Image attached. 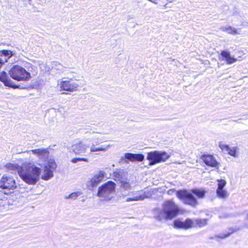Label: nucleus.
<instances>
[{
	"label": "nucleus",
	"instance_id": "f257e3e1",
	"mask_svg": "<svg viewBox=\"0 0 248 248\" xmlns=\"http://www.w3.org/2000/svg\"><path fill=\"white\" fill-rule=\"evenodd\" d=\"M18 175L30 185H35L40 180L42 169L32 163H24L18 168Z\"/></svg>",
	"mask_w": 248,
	"mask_h": 248
},
{
	"label": "nucleus",
	"instance_id": "f03ea898",
	"mask_svg": "<svg viewBox=\"0 0 248 248\" xmlns=\"http://www.w3.org/2000/svg\"><path fill=\"white\" fill-rule=\"evenodd\" d=\"M206 191L202 189L194 188L190 190H182L176 193L177 197L185 204L195 207L198 204V201L193 194L199 198H203Z\"/></svg>",
	"mask_w": 248,
	"mask_h": 248
},
{
	"label": "nucleus",
	"instance_id": "7ed1b4c3",
	"mask_svg": "<svg viewBox=\"0 0 248 248\" xmlns=\"http://www.w3.org/2000/svg\"><path fill=\"white\" fill-rule=\"evenodd\" d=\"M179 212L178 206L172 200L165 201L162 205V209L158 211L155 217L159 220L171 219L175 217Z\"/></svg>",
	"mask_w": 248,
	"mask_h": 248
},
{
	"label": "nucleus",
	"instance_id": "20e7f679",
	"mask_svg": "<svg viewBox=\"0 0 248 248\" xmlns=\"http://www.w3.org/2000/svg\"><path fill=\"white\" fill-rule=\"evenodd\" d=\"M116 184L112 181L105 183L98 189L97 196L102 200L109 201L112 198V194L115 191Z\"/></svg>",
	"mask_w": 248,
	"mask_h": 248
},
{
	"label": "nucleus",
	"instance_id": "39448f33",
	"mask_svg": "<svg viewBox=\"0 0 248 248\" xmlns=\"http://www.w3.org/2000/svg\"><path fill=\"white\" fill-rule=\"evenodd\" d=\"M11 78L17 81H28L31 78L30 73L22 67L15 65L9 71Z\"/></svg>",
	"mask_w": 248,
	"mask_h": 248
},
{
	"label": "nucleus",
	"instance_id": "423d86ee",
	"mask_svg": "<svg viewBox=\"0 0 248 248\" xmlns=\"http://www.w3.org/2000/svg\"><path fill=\"white\" fill-rule=\"evenodd\" d=\"M170 157V155L166 152L154 151L148 153L147 159L150 161L149 165H153L165 162Z\"/></svg>",
	"mask_w": 248,
	"mask_h": 248
},
{
	"label": "nucleus",
	"instance_id": "0eeeda50",
	"mask_svg": "<svg viewBox=\"0 0 248 248\" xmlns=\"http://www.w3.org/2000/svg\"><path fill=\"white\" fill-rule=\"evenodd\" d=\"M48 163L45 165L43 174L41 176L43 180L47 181L53 177V171L55 170L57 165L53 159L48 160Z\"/></svg>",
	"mask_w": 248,
	"mask_h": 248
},
{
	"label": "nucleus",
	"instance_id": "6e6552de",
	"mask_svg": "<svg viewBox=\"0 0 248 248\" xmlns=\"http://www.w3.org/2000/svg\"><path fill=\"white\" fill-rule=\"evenodd\" d=\"M106 175V173L103 170H100L94 174L93 177L86 183L88 188L92 190L94 187H96L103 180Z\"/></svg>",
	"mask_w": 248,
	"mask_h": 248
},
{
	"label": "nucleus",
	"instance_id": "1a4fd4ad",
	"mask_svg": "<svg viewBox=\"0 0 248 248\" xmlns=\"http://www.w3.org/2000/svg\"><path fill=\"white\" fill-rule=\"evenodd\" d=\"M16 184L14 179L7 174L3 175L0 180V187L3 189L12 190L16 188Z\"/></svg>",
	"mask_w": 248,
	"mask_h": 248
},
{
	"label": "nucleus",
	"instance_id": "9d476101",
	"mask_svg": "<svg viewBox=\"0 0 248 248\" xmlns=\"http://www.w3.org/2000/svg\"><path fill=\"white\" fill-rule=\"evenodd\" d=\"M89 147V144H86L82 140H78L71 146V149L77 155H84Z\"/></svg>",
	"mask_w": 248,
	"mask_h": 248
},
{
	"label": "nucleus",
	"instance_id": "9b49d317",
	"mask_svg": "<svg viewBox=\"0 0 248 248\" xmlns=\"http://www.w3.org/2000/svg\"><path fill=\"white\" fill-rule=\"evenodd\" d=\"M58 86L61 90L73 92L77 91L78 87V85L71 80H62L58 81Z\"/></svg>",
	"mask_w": 248,
	"mask_h": 248
},
{
	"label": "nucleus",
	"instance_id": "f8f14e48",
	"mask_svg": "<svg viewBox=\"0 0 248 248\" xmlns=\"http://www.w3.org/2000/svg\"><path fill=\"white\" fill-rule=\"evenodd\" d=\"M217 187L216 190V194L217 196L222 199H225L229 196V193L227 190L224 188L226 185V181L223 179H218Z\"/></svg>",
	"mask_w": 248,
	"mask_h": 248
},
{
	"label": "nucleus",
	"instance_id": "ddd939ff",
	"mask_svg": "<svg viewBox=\"0 0 248 248\" xmlns=\"http://www.w3.org/2000/svg\"><path fill=\"white\" fill-rule=\"evenodd\" d=\"M96 141H94L92 145L90 147V152L92 153L98 152H107L111 146V144L103 145L100 146H97L99 145L100 143H102V140L100 138H97Z\"/></svg>",
	"mask_w": 248,
	"mask_h": 248
},
{
	"label": "nucleus",
	"instance_id": "4468645a",
	"mask_svg": "<svg viewBox=\"0 0 248 248\" xmlns=\"http://www.w3.org/2000/svg\"><path fill=\"white\" fill-rule=\"evenodd\" d=\"M119 185L123 196L131 195V193H133V192H128L132 188L131 184L128 179H122V181L119 182Z\"/></svg>",
	"mask_w": 248,
	"mask_h": 248
},
{
	"label": "nucleus",
	"instance_id": "2eb2a0df",
	"mask_svg": "<svg viewBox=\"0 0 248 248\" xmlns=\"http://www.w3.org/2000/svg\"><path fill=\"white\" fill-rule=\"evenodd\" d=\"M201 159L208 166L218 168V163L213 155L204 154L201 156Z\"/></svg>",
	"mask_w": 248,
	"mask_h": 248
},
{
	"label": "nucleus",
	"instance_id": "dca6fc26",
	"mask_svg": "<svg viewBox=\"0 0 248 248\" xmlns=\"http://www.w3.org/2000/svg\"><path fill=\"white\" fill-rule=\"evenodd\" d=\"M174 225L177 228L184 229L194 228L193 219L187 218L184 221L179 219L175 220L174 221Z\"/></svg>",
	"mask_w": 248,
	"mask_h": 248
},
{
	"label": "nucleus",
	"instance_id": "f3484780",
	"mask_svg": "<svg viewBox=\"0 0 248 248\" xmlns=\"http://www.w3.org/2000/svg\"><path fill=\"white\" fill-rule=\"evenodd\" d=\"M24 153H27L31 154L32 153L33 154L36 155L40 159L45 160L49 155V152L47 149L39 148L31 150L26 151Z\"/></svg>",
	"mask_w": 248,
	"mask_h": 248
},
{
	"label": "nucleus",
	"instance_id": "a211bd4d",
	"mask_svg": "<svg viewBox=\"0 0 248 248\" xmlns=\"http://www.w3.org/2000/svg\"><path fill=\"white\" fill-rule=\"evenodd\" d=\"M0 81L3 82L5 86L12 87L14 89L19 88V85H16L13 84L12 81L10 80L7 76V73L3 71L0 74Z\"/></svg>",
	"mask_w": 248,
	"mask_h": 248
},
{
	"label": "nucleus",
	"instance_id": "6ab92c4d",
	"mask_svg": "<svg viewBox=\"0 0 248 248\" xmlns=\"http://www.w3.org/2000/svg\"><path fill=\"white\" fill-rule=\"evenodd\" d=\"M124 158L132 162H140L143 160L144 156L142 154H140L125 153L124 154Z\"/></svg>",
	"mask_w": 248,
	"mask_h": 248
},
{
	"label": "nucleus",
	"instance_id": "aec40b11",
	"mask_svg": "<svg viewBox=\"0 0 248 248\" xmlns=\"http://www.w3.org/2000/svg\"><path fill=\"white\" fill-rule=\"evenodd\" d=\"M221 56L223 59L225 60L228 64H232L236 61V59L231 56L230 52L226 50H223L221 52Z\"/></svg>",
	"mask_w": 248,
	"mask_h": 248
},
{
	"label": "nucleus",
	"instance_id": "412c9836",
	"mask_svg": "<svg viewBox=\"0 0 248 248\" xmlns=\"http://www.w3.org/2000/svg\"><path fill=\"white\" fill-rule=\"evenodd\" d=\"M113 176L115 177V180L118 181L119 182L122 181V179H124L125 177V171L123 170H116L113 172Z\"/></svg>",
	"mask_w": 248,
	"mask_h": 248
},
{
	"label": "nucleus",
	"instance_id": "4be33fe9",
	"mask_svg": "<svg viewBox=\"0 0 248 248\" xmlns=\"http://www.w3.org/2000/svg\"><path fill=\"white\" fill-rule=\"evenodd\" d=\"M130 196H131V197L125 199V202H130L143 200V197L140 196V194L137 192H133Z\"/></svg>",
	"mask_w": 248,
	"mask_h": 248
},
{
	"label": "nucleus",
	"instance_id": "5701e85b",
	"mask_svg": "<svg viewBox=\"0 0 248 248\" xmlns=\"http://www.w3.org/2000/svg\"><path fill=\"white\" fill-rule=\"evenodd\" d=\"M194 223V227H202L207 225L208 219H193Z\"/></svg>",
	"mask_w": 248,
	"mask_h": 248
},
{
	"label": "nucleus",
	"instance_id": "b1692460",
	"mask_svg": "<svg viewBox=\"0 0 248 248\" xmlns=\"http://www.w3.org/2000/svg\"><path fill=\"white\" fill-rule=\"evenodd\" d=\"M222 31H225L229 34H239L237 30L231 26H222L220 28Z\"/></svg>",
	"mask_w": 248,
	"mask_h": 248
},
{
	"label": "nucleus",
	"instance_id": "393cba45",
	"mask_svg": "<svg viewBox=\"0 0 248 248\" xmlns=\"http://www.w3.org/2000/svg\"><path fill=\"white\" fill-rule=\"evenodd\" d=\"M6 167L7 169L8 170L10 171L11 173L17 172V173H18V168H21V166H20L17 165L8 164L6 165Z\"/></svg>",
	"mask_w": 248,
	"mask_h": 248
},
{
	"label": "nucleus",
	"instance_id": "a878e982",
	"mask_svg": "<svg viewBox=\"0 0 248 248\" xmlns=\"http://www.w3.org/2000/svg\"><path fill=\"white\" fill-rule=\"evenodd\" d=\"M52 69L59 71V73H62L64 72V67L61 64L55 62L53 64Z\"/></svg>",
	"mask_w": 248,
	"mask_h": 248
},
{
	"label": "nucleus",
	"instance_id": "bb28decb",
	"mask_svg": "<svg viewBox=\"0 0 248 248\" xmlns=\"http://www.w3.org/2000/svg\"><path fill=\"white\" fill-rule=\"evenodd\" d=\"M237 147L234 146L232 147H229V150L227 151V152L231 156L233 157L236 156V149Z\"/></svg>",
	"mask_w": 248,
	"mask_h": 248
},
{
	"label": "nucleus",
	"instance_id": "cd10ccee",
	"mask_svg": "<svg viewBox=\"0 0 248 248\" xmlns=\"http://www.w3.org/2000/svg\"><path fill=\"white\" fill-rule=\"evenodd\" d=\"M81 194L80 192H73L67 196H65V198L67 199H71L72 200H75L77 198L78 196H79Z\"/></svg>",
	"mask_w": 248,
	"mask_h": 248
},
{
	"label": "nucleus",
	"instance_id": "c85d7f7f",
	"mask_svg": "<svg viewBox=\"0 0 248 248\" xmlns=\"http://www.w3.org/2000/svg\"><path fill=\"white\" fill-rule=\"evenodd\" d=\"M219 147L223 152H227L230 147L228 145H226L222 141L219 142Z\"/></svg>",
	"mask_w": 248,
	"mask_h": 248
},
{
	"label": "nucleus",
	"instance_id": "c756f323",
	"mask_svg": "<svg viewBox=\"0 0 248 248\" xmlns=\"http://www.w3.org/2000/svg\"><path fill=\"white\" fill-rule=\"evenodd\" d=\"M71 161L73 163H77L79 161L88 162V159L86 158L76 157L73 158Z\"/></svg>",
	"mask_w": 248,
	"mask_h": 248
},
{
	"label": "nucleus",
	"instance_id": "7c9ffc66",
	"mask_svg": "<svg viewBox=\"0 0 248 248\" xmlns=\"http://www.w3.org/2000/svg\"><path fill=\"white\" fill-rule=\"evenodd\" d=\"M140 196L143 197V200L145 198H150L152 196V193L151 191H145L143 194H140Z\"/></svg>",
	"mask_w": 248,
	"mask_h": 248
},
{
	"label": "nucleus",
	"instance_id": "2f4dec72",
	"mask_svg": "<svg viewBox=\"0 0 248 248\" xmlns=\"http://www.w3.org/2000/svg\"><path fill=\"white\" fill-rule=\"evenodd\" d=\"M229 235H230V233H227V234H220L218 235H216L215 237H218L220 238H224L228 237Z\"/></svg>",
	"mask_w": 248,
	"mask_h": 248
}]
</instances>
